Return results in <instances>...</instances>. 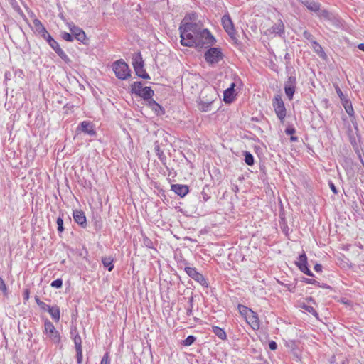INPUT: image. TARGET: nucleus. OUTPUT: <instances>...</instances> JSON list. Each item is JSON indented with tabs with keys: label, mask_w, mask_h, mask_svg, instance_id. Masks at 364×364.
<instances>
[{
	"label": "nucleus",
	"mask_w": 364,
	"mask_h": 364,
	"mask_svg": "<svg viewBox=\"0 0 364 364\" xmlns=\"http://www.w3.org/2000/svg\"><path fill=\"white\" fill-rule=\"evenodd\" d=\"M245 161L248 166H252L255 163L254 156L249 151H244Z\"/></svg>",
	"instance_id": "obj_35"
},
{
	"label": "nucleus",
	"mask_w": 364,
	"mask_h": 364,
	"mask_svg": "<svg viewBox=\"0 0 364 364\" xmlns=\"http://www.w3.org/2000/svg\"><path fill=\"white\" fill-rule=\"evenodd\" d=\"M63 217V214H61L60 215H59L58 217V218L56 220V223L58 225V232L59 233H62L64 230Z\"/></svg>",
	"instance_id": "obj_37"
},
{
	"label": "nucleus",
	"mask_w": 364,
	"mask_h": 364,
	"mask_svg": "<svg viewBox=\"0 0 364 364\" xmlns=\"http://www.w3.org/2000/svg\"><path fill=\"white\" fill-rule=\"evenodd\" d=\"M307 9L311 11H318L320 9V4L316 2L314 0H299Z\"/></svg>",
	"instance_id": "obj_23"
},
{
	"label": "nucleus",
	"mask_w": 364,
	"mask_h": 364,
	"mask_svg": "<svg viewBox=\"0 0 364 364\" xmlns=\"http://www.w3.org/2000/svg\"><path fill=\"white\" fill-rule=\"evenodd\" d=\"M47 43L65 63H66L67 64H69L71 62L69 57L63 50V49L60 48V45L58 44V43L53 37L48 39Z\"/></svg>",
	"instance_id": "obj_11"
},
{
	"label": "nucleus",
	"mask_w": 364,
	"mask_h": 364,
	"mask_svg": "<svg viewBox=\"0 0 364 364\" xmlns=\"http://www.w3.org/2000/svg\"><path fill=\"white\" fill-rule=\"evenodd\" d=\"M221 21L225 31L228 33L230 37L233 40L236 39V32L230 16L228 14H225L222 17Z\"/></svg>",
	"instance_id": "obj_12"
},
{
	"label": "nucleus",
	"mask_w": 364,
	"mask_h": 364,
	"mask_svg": "<svg viewBox=\"0 0 364 364\" xmlns=\"http://www.w3.org/2000/svg\"><path fill=\"white\" fill-rule=\"evenodd\" d=\"M185 27L182 25L179 27L181 43L186 47L196 48V36L190 31H185Z\"/></svg>",
	"instance_id": "obj_6"
},
{
	"label": "nucleus",
	"mask_w": 364,
	"mask_h": 364,
	"mask_svg": "<svg viewBox=\"0 0 364 364\" xmlns=\"http://www.w3.org/2000/svg\"><path fill=\"white\" fill-rule=\"evenodd\" d=\"M272 106L278 119L283 122L286 117L287 110L284 106V103L279 95L274 96L272 101Z\"/></svg>",
	"instance_id": "obj_7"
},
{
	"label": "nucleus",
	"mask_w": 364,
	"mask_h": 364,
	"mask_svg": "<svg viewBox=\"0 0 364 364\" xmlns=\"http://www.w3.org/2000/svg\"><path fill=\"white\" fill-rule=\"evenodd\" d=\"M358 49L364 52V43H360L358 46Z\"/></svg>",
	"instance_id": "obj_61"
},
{
	"label": "nucleus",
	"mask_w": 364,
	"mask_h": 364,
	"mask_svg": "<svg viewBox=\"0 0 364 364\" xmlns=\"http://www.w3.org/2000/svg\"><path fill=\"white\" fill-rule=\"evenodd\" d=\"M184 270L193 279L198 282L202 286L208 287V284L206 279L202 274L197 271L196 268L186 266L185 267Z\"/></svg>",
	"instance_id": "obj_10"
},
{
	"label": "nucleus",
	"mask_w": 364,
	"mask_h": 364,
	"mask_svg": "<svg viewBox=\"0 0 364 364\" xmlns=\"http://www.w3.org/2000/svg\"><path fill=\"white\" fill-rule=\"evenodd\" d=\"M147 103L146 105L150 107L154 113L158 116H161L164 114L165 111L164 109L158 104L154 100L151 98L146 100Z\"/></svg>",
	"instance_id": "obj_19"
},
{
	"label": "nucleus",
	"mask_w": 364,
	"mask_h": 364,
	"mask_svg": "<svg viewBox=\"0 0 364 364\" xmlns=\"http://www.w3.org/2000/svg\"><path fill=\"white\" fill-rule=\"evenodd\" d=\"M132 93L142 97L144 100L151 98L154 92L150 87H143L141 82H134L131 85Z\"/></svg>",
	"instance_id": "obj_2"
},
{
	"label": "nucleus",
	"mask_w": 364,
	"mask_h": 364,
	"mask_svg": "<svg viewBox=\"0 0 364 364\" xmlns=\"http://www.w3.org/2000/svg\"><path fill=\"white\" fill-rule=\"evenodd\" d=\"M100 364H110V359L108 352L105 353L103 355Z\"/></svg>",
	"instance_id": "obj_49"
},
{
	"label": "nucleus",
	"mask_w": 364,
	"mask_h": 364,
	"mask_svg": "<svg viewBox=\"0 0 364 364\" xmlns=\"http://www.w3.org/2000/svg\"><path fill=\"white\" fill-rule=\"evenodd\" d=\"M213 332L221 340H226L227 339V335L225 331L218 327V326H213L212 327Z\"/></svg>",
	"instance_id": "obj_29"
},
{
	"label": "nucleus",
	"mask_w": 364,
	"mask_h": 364,
	"mask_svg": "<svg viewBox=\"0 0 364 364\" xmlns=\"http://www.w3.org/2000/svg\"><path fill=\"white\" fill-rule=\"evenodd\" d=\"M154 151L156 154L157 155L159 159L163 164V165L167 168L166 166V156L164 154V151L161 149L160 146L158 141H156L154 144Z\"/></svg>",
	"instance_id": "obj_24"
},
{
	"label": "nucleus",
	"mask_w": 364,
	"mask_h": 364,
	"mask_svg": "<svg viewBox=\"0 0 364 364\" xmlns=\"http://www.w3.org/2000/svg\"><path fill=\"white\" fill-rule=\"evenodd\" d=\"M215 42V38L207 28H203L202 31L196 36V48L198 49L210 47L214 45Z\"/></svg>",
	"instance_id": "obj_1"
},
{
	"label": "nucleus",
	"mask_w": 364,
	"mask_h": 364,
	"mask_svg": "<svg viewBox=\"0 0 364 364\" xmlns=\"http://www.w3.org/2000/svg\"><path fill=\"white\" fill-rule=\"evenodd\" d=\"M44 333L54 343H59L60 342L59 332L55 329L53 323L48 319H46L44 322Z\"/></svg>",
	"instance_id": "obj_8"
},
{
	"label": "nucleus",
	"mask_w": 364,
	"mask_h": 364,
	"mask_svg": "<svg viewBox=\"0 0 364 364\" xmlns=\"http://www.w3.org/2000/svg\"><path fill=\"white\" fill-rule=\"evenodd\" d=\"M70 333L72 336H73V341L75 343V350L82 349V339L78 334L77 329H72Z\"/></svg>",
	"instance_id": "obj_27"
},
{
	"label": "nucleus",
	"mask_w": 364,
	"mask_h": 364,
	"mask_svg": "<svg viewBox=\"0 0 364 364\" xmlns=\"http://www.w3.org/2000/svg\"><path fill=\"white\" fill-rule=\"evenodd\" d=\"M35 301L38 306H39V304H41L43 302L42 301L40 300L39 297L37 296H35Z\"/></svg>",
	"instance_id": "obj_60"
},
{
	"label": "nucleus",
	"mask_w": 364,
	"mask_h": 364,
	"mask_svg": "<svg viewBox=\"0 0 364 364\" xmlns=\"http://www.w3.org/2000/svg\"><path fill=\"white\" fill-rule=\"evenodd\" d=\"M235 83H232L230 87L226 89L223 93V100L225 103H230L235 98Z\"/></svg>",
	"instance_id": "obj_22"
},
{
	"label": "nucleus",
	"mask_w": 364,
	"mask_h": 364,
	"mask_svg": "<svg viewBox=\"0 0 364 364\" xmlns=\"http://www.w3.org/2000/svg\"><path fill=\"white\" fill-rule=\"evenodd\" d=\"M284 59L287 60H290V54L287 53L285 55H284Z\"/></svg>",
	"instance_id": "obj_63"
},
{
	"label": "nucleus",
	"mask_w": 364,
	"mask_h": 364,
	"mask_svg": "<svg viewBox=\"0 0 364 364\" xmlns=\"http://www.w3.org/2000/svg\"><path fill=\"white\" fill-rule=\"evenodd\" d=\"M201 198L203 202L208 201L210 198V188L208 186H205L201 191Z\"/></svg>",
	"instance_id": "obj_36"
},
{
	"label": "nucleus",
	"mask_w": 364,
	"mask_h": 364,
	"mask_svg": "<svg viewBox=\"0 0 364 364\" xmlns=\"http://www.w3.org/2000/svg\"><path fill=\"white\" fill-rule=\"evenodd\" d=\"M303 282L306 283V284H315V285L318 284V281H316V280H315L314 279H309V278H303Z\"/></svg>",
	"instance_id": "obj_51"
},
{
	"label": "nucleus",
	"mask_w": 364,
	"mask_h": 364,
	"mask_svg": "<svg viewBox=\"0 0 364 364\" xmlns=\"http://www.w3.org/2000/svg\"><path fill=\"white\" fill-rule=\"evenodd\" d=\"M312 48L314 51L321 58H325L326 56L323 49L321 46L317 42L314 41L312 43Z\"/></svg>",
	"instance_id": "obj_32"
},
{
	"label": "nucleus",
	"mask_w": 364,
	"mask_h": 364,
	"mask_svg": "<svg viewBox=\"0 0 364 364\" xmlns=\"http://www.w3.org/2000/svg\"><path fill=\"white\" fill-rule=\"evenodd\" d=\"M303 309H305L306 311L312 314L315 317L318 318V314L315 310V309L313 306H308V305H304Z\"/></svg>",
	"instance_id": "obj_39"
},
{
	"label": "nucleus",
	"mask_w": 364,
	"mask_h": 364,
	"mask_svg": "<svg viewBox=\"0 0 364 364\" xmlns=\"http://www.w3.org/2000/svg\"><path fill=\"white\" fill-rule=\"evenodd\" d=\"M68 26L74 38L82 42L84 45L87 44L86 34L81 28L76 26L73 22L68 23Z\"/></svg>",
	"instance_id": "obj_9"
},
{
	"label": "nucleus",
	"mask_w": 364,
	"mask_h": 364,
	"mask_svg": "<svg viewBox=\"0 0 364 364\" xmlns=\"http://www.w3.org/2000/svg\"><path fill=\"white\" fill-rule=\"evenodd\" d=\"M290 140L291 141H298V137L297 136H293L291 135V137H290Z\"/></svg>",
	"instance_id": "obj_62"
},
{
	"label": "nucleus",
	"mask_w": 364,
	"mask_h": 364,
	"mask_svg": "<svg viewBox=\"0 0 364 364\" xmlns=\"http://www.w3.org/2000/svg\"><path fill=\"white\" fill-rule=\"evenodd\" d=\"M171 191L182 198L188 194L189 188L187 185L173 184L171 185Z\"/></svg>",
	"instance_id": "obj_20"
},
{
	"label": "nucleus",
	"mask_w": 364,
	"mask_h": 364,
	"mask_svg": "<svg viewBox=\"0 0 364 364\" xmlns=\"http://www.w3.org/2000/svg\"><path fill=\"white\" fill-rule=\"evenodd\" d=\"M247 321L250 323L251 327L253 329H258L259 327V321L257 314L252 311L247 316L245 317Z\"/></svg>",
	"instance_id": "obj_21"
},
{
	"label": "nucleus",
	"mask_w": 364,
	"mask_h": 364,
	"mask_svg": "<svg viewBox=\"0 0 364 364\" xmlns=\"http://www.w3.org/2000/svg\"><path fill=\"white\" fill-rule=\"evenodd\" d=\"M267 33H274L280 37L284 35V25L282 20H279L270 28L267 31Z\"/></svg>",
	"instance_id": "obj_16"
},
{
	"label": "nucleus",
	"mask_w": 364,
	"mask_h": 364,
	"mask_svg": "<svg viewBox=\"0 0 364 364\" xmlns=\"http://www.w3.org/2000/svg\"><path fill=\"white\" fill-rule=\"evenodd\" d=\"M40 309L43 311H48L50 309V306L46 304L45 302H42L41 304H39Z\"/></svg>",
	"instance_id": "obj_52"
},
{
	"label": "nucleus",
	"mask_w": 364,
	"mask_h": 364,
	"mask_svg": "<svg viewBox=\"0 0 364 364\" xmlns=\"http://www.w3.org/2000/svg\"><path fill=\"white\" fill-rule=\"evenodd\" d=\"M343 102V105L346 109V112H347V114L352 117L353 116L354 114V110H353V106H352V104H351V102L350 100H348V99L347 100H345Z\"/></svg>",
	"instance_id": "obj_34"
},
{
	"label": "nucleus",
	"mask_w": 364,
	"mask_h": 364,
	"mask_svg": "<svg viewBox=\"0 0 364 364\" xmlns=\"http://www.w3.org/2000/svg\"><path fill=\"white\" fill-rule=\"evenodd\" d=\"M317 286L318 287H321L322 288H324V289H331V287L326 284H323L322 285H321L319 283L316 284Z\"/></svg>",
	"instance_id": "obj_59"
},
{
	"label": "nucleus",
	"mask_w": 364,
	"mask_h": 364,
	"mask_svg": "<svg viewBox=\"0 0 364 364\" xmlns=\"http://www.w3.org/2000/svg\"><path fill=\"white\" fill-rule=\"evenodd\" d=\"M331 190L333 191V193L336 194L338 193L337 188L334 183L331 181L328 183Z\"/></svg>",
	"instance_id": "obj_54"
},
{
	"label": "nucleus",
	"mask_w": 364,
	"mask_h": 364,
	"mask_svg": "<svg viewBox=\"0 0 364 364\" xmlns=\"http://www.w3.org/2000/svg\"><path fill=\"white\" fill-rule=\"evenodd\" d=\"M223 53L220 48H210L204 53L207 63L213 67L223 59Z\"/></svg>",
	"instance_id": "obj_4"
},
{
	"label": "nucleus",
	"mask_w": 364,
	"mask_h": 364,
	"mask_svg": "<svg viewBox=\"0 0 364 364\" xmlns=\"http://www.w3.org/2000/svg\"><path fill=\"white\" fill-rule=\"evenodd\" d=\"M77 363L82 364V349L76 350Z\"/></svg>",
	"instance_id": "obj_46"
},
{
	"label": "nucleus",
	"mask_w": 364,
	"mask_h": 364,
	"mask_svg": "<svg viewBox=\"0 0 364 364\" xmlns=\"http://www.w3.org/2000/svg\"><path fill=\"white\" fill-rule=\"evenodd\" d=\"M240 313L244 315L245 317L248 315L252 310L245 306H239Z\"/></svg>",
	"instance_id": "obj_45"
},
{
	"label": "nucleus",
	"mask_w": 364,
	"mask_h": 364,
	"mask_svg": "<svg viewBox=\"0 0 364 364\" xmlns=\"http://www.w3.org/2000/svg\"><path fill=\"white\" fill-rule=\"evenodd\" d=\"M77 131H81L85 134H87L90 136H95L97 132L94 128V124L92 122L89 121H83L82 122L78 127H77Z\"/></svg>",
	"instance_id": "obj_15"
},
{
	"label": "nucleus",
	"mask_w": 364,
	"mask_h": 364,
	"mask_svg": "<svg viewBox=\"0 0 364 364\" xmlns=\"http://www.w3.org/2000/svg\"><path fill=\"white\" fill-rule=\"evenodd\" d=\"M61 37L63 39L68 42H72L74 40V37L73 36L72 33L70 34L65 31L61 33Z\"/></svg>",
	"instance_id": "obj_40"
},
{
	"label": "nucleus",
	"mask_w": 364,
	"mask_h": 364,
	"mask_svg": "<svg viewBox=\"0 0 364 364\" xmlns=\"http://www.w3.org/2000/svg\"><path fill=\"white\" fill-rule=\"evenodd\" d=\"M203 99V97H200V105L201 106L200 110L202 112H208L209 110L210 106L211 105L214 100L213 99H210L205 101Z\"/></svg>",
	"instance_id": "obj_30"
},
{
	"label": "nucleus",
	"mask_w": 364,
	"mask_h": 364,
	"mask_svg": "<svg viewBox=\"0 0 364 364\" xmlns=\"http://www.w3.org/2000/svg\"><path fill=\"white\" fill-rule=\"evenodd\" d=\"M23 298L25 300H28L29 298V290L26 289L23 292Z\"/></svg>",
	"instance_id": "obj_56"
},
{
	"label": "nucleus",
	"mask_w": 364,
	"mask_h": 364,
	"mask_svg": "<svg viewBox=\"0 0 364 364\" xmlns=\"http://www.w3.org/2000/svg\"><path fill=\"white\" fill-rule=\"evenodd\" d=\"M295 264L301 272H302L303 273L306 274L308 276L314 277V274L308 267L307 257L304 252H303V253L299 256Z\"/></svg>",
	"instance_id": "obj_14"
},
{
	"label": "nucleus",
	"mask_w": 364,
	"mask_h": 364,
	"mask_svg": "<svg viewBox=\"0 0 364 364\" xmlns=\"http://www.w3.org/2000/svg\"><path fill=\"white\" fill-rule=\"evenodd\" d=\"M318 12V16L320 18H323L327 21H333L335 18L334 16L331 12L327 11L326 9H323V10L319 9V11Z\"/></svg>",
	"instance_id": "obj_28"
},
{
	"label": "nucleus",
	"mask_w": 364,
	"mask_h": 364,
	"mask_svg": "<svg viewBox=\"0 0 364 364\" xmlns=\"http://www.w3.org/2000/svg\"><path fill=\"white\" fill-rule=\"evenodd\" d=\"M206 92L208 94H209V93H213L214 94L215 91L213 90V89H211V88L210 89H207V90H203L202 92V95H203L204 93H206Z\"/></svg>",
	"instance_id": "obj_58"
},
{
	"label": "nucleus",
	"mask_w": 364,
	"mask_h": 364,
	"mask_svg": "<svg viewBox=\"0 0 364 364\" xmlns=\"http://www.w3.org/2000/svg\"><path fill=\"white\" fill-rule=\"evenodd\" d=\"M73 219L82 228L87 227V219L83 211L75 210L73 211Z\"/></svg>",
	"instance_id": "obj_17"
},
{
	"label": "nucleus",
	"mask_w": 364,
	"mask_h": 364,
	"mask_svg": "<svg viewBox=\"0 0 364 364\" xmlns=\"http://www.w3.org/2000/svg\"><path fill=\"white\" fill-rule=\"evenodd\" d=\"M335 89L337 95H338L342 102H343L345 100H347V98L344 96L343 92L338 85L335 87Z\"/></svg>",
	"instance_id": "obj_47"
},
{
	"label": "nucleus",
	"mask_w": 364,
	"mask_h": 364,
	"mask_svg": "<svg viewBox=\"0 0 364 364\" xmlns=\"http://www.w3.org/2000/svg\"><path fill=\"white\" fill-rule=\"evenodd\" d=\"M351 144L353 146V147L355 149V152H356V154H357V155H358V156L361 164L363 165H364V161H363V159L362 158L361 152H360V149H358V147L357 146L356 142L355 141H351Z\"/></svg>",
	"instance_id": "obj_41"
},
{
	"label": "nucleus",
	"mask_w": 364,
	"mask_h": 364,
	"mask_svg": "<svg viewBox=\"0 0 364 364\" xmlns=\"http://www.w3.org/2000/svg\"><path fill=\"white\" fill-rule=\"evenodd\" d=\"M35 32L42 36L43 35H46L45 33L48 31L45 26L42 24L40 20L36 18L33 21Z\"/></svg>",
	"instance_id": "obj_26"
},
{
	"label": "nucleus",
	"mask_w": 364,
	"mask_h": 364,
	"mask_svg": "<svg viewBox=\"0 0 364 364\" xmlns=\"http://www.w3.org/2000/svg\"><path fill=\"white\" fill-rule=\"evenodd\" d=\"M314 269L316 272H321V271L322 270V266H321V264H315V266H314Z\"/></svg>",
	"instance_id": "obj_55"
},
{
	"label": "nucleus",
	"mask_w": 364,
	"mask_h": 364,
	"mask_svg": "<svg viewBox=\"0 0 364 364\" xmlns=\"http://www.w3.org/2000/svg\"><path fill=\"white\" fill-rule=\"evenodd\" d=\"M181 25L185 27L184 30L185 31H190L191 32L194 36H198L203 28H201V26L196 23H183L182 22Z\"/></svg>",
	"instance_id": "obj_18"
},
{
	"label": "nucleus",
	"mask_w": 364,
	"mask_h": 364,
	"mask_svg": "<svg viewBox=\"0 0 364 364\" xmlns=\"http://www.w3.org/2000/svg\"><path fill=\"white\" fill-rule=\"evenodd\" d=\"M196 339L195 336L190 335L183 341V344L186 346H189L195 342Z\"/></svg>",
	"instance_id": "obj_38"
},
{
	"label": "nucleus",
	"mask_w": 364,
	"mask_h": 364,
	"mask_svg": "<svg viewBox=\"0 0 364 364\" xmlns=\"http://www.w3.org/2000/svg\"><path fill=\"white\" fill-rule=\"evenodd\" d=\"M112 70L116 77L119 80H126L130 76V69L123 60H118L113 63Z\"/></svg>",
	"instance_id": "obj_5"
},
{
	"label": "nucleus",
	"mask_w": 364,
	"mask_h": 364,
	"mask_svg": "<svg viewBox=\"0 0 364 364\" xmlns=\"http://www.w3.org/2000/svg\"><path fill=\"white\" fill-rule=\"evenodd\" d=\"M0 290L3 291L4 294H7V287L6 285L2 279V277H0Z\"/></svg>",
	"instance_id": "obj_48"
},
{
	"label": "nucleus",
	"mask_w": 364,
	"mask_h": 364,
	"mask_svg": "<svg viewBox=\"0 0 364 364\" xmlns=\"http://www.w3.org/2000/svg\"><path fill=\"white\" fill-rule=\"evenodd\" d=\"M193 294L191 293V296L188 298V304L185 307L186 311V315L190 316L193 314Z\"/></svg>",
	"instance_id": "obj_33"
},
{
	"label": "nucleus",
	"mask_w": 364,
	"mask_h": 364,
	"mask_svg": "<svg viewBox=\"0 0 364 364\" xmlns=\"http://www.w3.org/2000/svg\"><path fill=\"white\" fill-rule=\"evenodd\" d=\"M46 35H43L41 37L46 40V41H48V39L50 38L52 36L50 35V33L47 31L46 33Z\"/></svg>",
	"instance_id": "obj_57"
},
{
	"label": "nucleus",
	"mask_w": 364,
	"mask_h": 364,
	"mask_svg": "<svg viewBox=\"0 0 364 364\" xmlns=\"http://www.w3.org/2000/svg\"><path fill=\"white\" fill-rule=\"evenodd\" d=\"M132 65L136 75L142 79H150L149 75L144 68V63L140 52L134 54L132 58Z\"/></svg>",
	"instance_id": "obj_3"
},
{
	"label": "nucleus",
	"mask_w": 364,
	"mask_h": 364,
	"mask_svg": "<svg viewBox=\"0 0 364 364\" xmlns=\"http://www.w3.org/2000/svg\"><path fill=\"white\" fill-rule=\"evenodd\" d=\"M50 286L52 287H54V288H56V289L61 288L62 286H63V280H62V279H57L55 280H53L51 282Z\"/></svg>",
	"instance_id": "obj_42"
},
{
	"label": "nucleus",
	"mask_w": 364,
	"mask_h": 364,
	"mask_svg": "<svg viewBox=\"0 0 364 364\" xmlns=\"http://www.w3.org/2000/svg\"><path fill=\"white\" fill-rule=\"evenodd\" d=\"M143 244L148 248H153L152 241L146 236H144L143 238Z\"/></svg>",
	"instance_id": "obj_44"
},
{
	"label": "nucleus",
	"mask_w": 364,
	"mask_h": 364,
	"mask_svg": "<svg viewBox=\"0 0 364 364\" xmlns=\"http://www.w3.org/2000/svg\"><path fill=\"white\" fill-rule=\"evenodd\" d=\"M303 36L311 43H313L314 41H316L314 36L307 31H304Z\"/></svg>",
	"instance_id": "obj_43"
},
{
	"label": "nucleus",
	"mask_w": 364,
	"mask_h": 364,
	"mask_svg": "<svg viewBox=\"0 0 364 364\" xmlns=\"http://www.w3.org/2000/svg\"><path fill=\"white\" fill-rule=\"evenodd\" d=\"M296 85V78L295 76L291 75L288 77L284 83V92L289 100L293 99Z\"/></svg>",
	"instance_id": "obj_13"
},
{
	"label": "nucleus",
	"mask_w": 364,
	"mask_h": 364,
	"mask_svg": "<svg viewBox=\"0 0 364 364\" xmlns=\"http://www.w3.org/2000/svg\"><path fill=\"white\" fill-rule=\"evenodd\" d=\"M296 132V129L293 126H288L285 129V133L287 135H293Z\"/></svg>",
	"instance_id": "obj_50"
},
{
	"label": "nucleus",
	"mask_w": 364,
	"mask_h": 364,
	"mask_svg": "<svg viewBox=\"0 0 364 364\" xmlns=\"http://www.w3.org/2000/svg\"><path fill=\"white\" fill-rule=\"evenodd\" d=\"M50 314L53 320L55 322H58L60 318V310L58 306L54 305L50 307L47 311Z\"/></svg>",
	"instance_id": "obj_25"
},
{
	"label": "nucleus",
	"mask_w": 364,
	"mask_h": 364,
	"mask_svg": "<svg viewBox=\"0 0 364 364\" xmlns=\"http://www.w3.org/2000/svg\"><path fill=\"white\" fill-rule=\"evenodd\" d=\"M269 348L270 350H277V344L275 341H271L269 343Z\"/></svg>",
	"instance_id": "obj_53"
},
{
	"label": "nucleus",
	"mask_w": 364,
	"mask_h": 364,
	"mask_svg": "<svg viewBox=\"0 0 364 364\" xmlns=\"http://www.w3.org/2000/svg\"><path fill=\"white\" fill-rule=\"evenodd\" d=\"M102 262L103 266L107 269L108 271L111 272L114 269L113 259L112 257H102Z\"/></svg>",
	"instance_id": "obj_31"
},
{
	"label": "nucleus",
	"mask_w": 364,
	"mask_h": 364,
	"mask_svg": "<svg viewBox=\"0 0 364 364\" xmlns=\"http://www.w3.org/2000/svg\"><path fill=\"white\" fill-rule=\"evenodd\" d=\"M96 227H98V229L101 228V224H97V222L95 223Z\"/></svg>",
	"instance_id": "obj_64"
}]
</instances>
